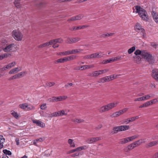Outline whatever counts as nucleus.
<instances>
[{"instance_id": "bb28decb", "label": "nucleus", "mask_w": 158, "mask_h": 158, "mask_svg": "<svg viewBox=\"0 0 158 158\" xmlns=\"http://www.w3.org/2000/svg\"><path fill=\"white\" fill-rule=\"evenodd\" d=\"M3 152L6 155L10 156L12 154L11 152L9 150H8L7 149H4L3 150Z\"/></svg>"}, {"instance_id": "a211bd4d", "label": "nucleus", "mask_w": 158, "mask_h": 158, "mask_svg": "<svg viewBox=\"0 0 158 158\" xmlns=\"http://www.w3.org/2000/svg\"><path fill=\"white\" fill-rule=\"evenodd\" d=\"M73 140L71 139H69L68 140V143L70 144V147L74 148L75 147V145L73 142Z\"/></svg>"}, {"instance_id": "864d4df0", "label": "nucleus", "mask_w": 158, "mask_h": 158, "mask_svg": "<svg viewBox=\"0 0 158 158\" xmlns=\"http://www.w3.org/2000/svg\"><path fill=\"white\" fill-rule=\"evenodd\" d=\"M95 53V56H96V58H100L102 57V55H100L99 53Z\"/></svg>"}, {"instance_id": "603ef678", "label": "nucleus", "mask_w": 158, "mask_h": 158, "mask_svg": "<svg viewBox=\"0 0 158 158\" xmlns=\"http://www.w3.org/2000/svg\"><path fill=\"white\" fill-rule=\"evenodd\" d=\"M80 155L79 152H76L74 154H73L71 155V156L72 157H75L76 156H79Z\"/></svg>"}, {"instance_id": "49530a36", "label": "nucleus", "mask_w": 158, "mask_h": 158, "mask_svg": "<svg viewBox=\"0 0 158 158\" xmlns=\"http://www.w3.org/2000/svg\"><path fill=\"white\" fill-rule=\"evenodd\" d=\"M98 82L99 83H104L105 82L104 77L100 78L99 79V80L98 81Z\"/></svg>"}, {"instance_id": "a878e982", "label": "nucleus", "mask_w": 158, "mask_h": 158, "mask_svg": "<svg viewBox=\"0 0 158 158\" xmlns=\"http://www.w3.org/2000/svg\"><path fill=\"white\" fill-rule=\"evenodd\" d=\"M113 58L107 60H104L102 62V64H105L113 62Z\"/></svg>"}, {"instance_id": "4c0bfd02", "label": "nucleus", "mask_w": 158, "mask_h": 158, "mask_svg": "<svg viewBox=\"0 0 158 158\" xmlns=\"http://www.w3.org/2000/svg\"><path fill=\"white\" fill-rule=\"evenodd\" d=\"M158 102L157 100V99L155 98L154 99H153L152 100L149 101L150 103V105H152V104H155L156 103V102Z\"/></svg>"}, {"instance_id": "680f3d73", "label": "nucleus", "mask_w": 158, "mask_h": 158, "mask_svg": "<svg viewBox=\"0 0 158 158\" xmlns=\"http://www.w3.org/2000/svg\"><path fill=\"white\" fill-rule=\"evenodd\" d=\"M120 57L117 56L115 57L114 59L113 58V62H114V61H117L118 60H119L120 59Z\"/></svg>"}, {"instance_id": "09e8293b", "label": "nucleus", "mask_w": 158, "mask_h": 158, "mask_svg": "<svg viewBox=\"0 0 158 158\" xmlns=\"http://www.w3.org/2000/svg\"><path fill=\"white\" fill-rule=\"evenodd\" d=\"M102 125L101 124H99L98 125L97 127H96L95 128V129L96 130H98L100 129H101V128H102Z\"/></svg>"}, {"instance_id": "7ed1b4c3", "label": "nucleus", "mask_w": 158, "mask_h": 158, "mask_svg": "<svg viewBox=\"0 0 158 158\" xmlns=\"http://www.w3.org/2000/svg\"><path fill=\"white\" fill-rule=\"evenodd\" d=\"M116 105L114 103H110L107 105L102 106L100 109V112H103L109 110L114 107Z\"/></svg>"}, {"instance_id": "5fc2aeb1", "label": "nucleus", "mask_w": 158, "mask_h": 158, "mask_svg": "<svg viewBox=\"0 0 158 158\" xmlns=\"http://www.w3.org/2000/svg\"><path fill=\"white\" fill-rule=\"evenodd\" d=\"M73 85L72 83H68L67 84L65 85L64 86L66 88H68L69 86H71Z\"/></svg>"}, {"instance_id": "774afa93", "label": "nucleus", "mask_w": 158, "mask_h": 158, "mask_svg": "<svg viewBox=\"0 0 158 158\" xmlns=\"http://www.w3.org/2000/svg\"><path fill=\"white\" fill-rule=\"evenodd\" d=\"M44 3L42 2H40L37 5L38 7L39 8H41L43 6Z\"/></svg>"}, {"instance_id": "5701e85b", "label": "nucleus", "mask_w": 158, "mask_h": 158, "mask_svg": "<svg viewBox=\"0 0 158 158\" xmlns=\"http://www.w3.org/2000/svg\"><path fill=\"white\" fill-rule=\"evenodd\" d=\"M83 50L81 49H74L72 50V54L79 53L81 52Z\"/></svg>"}, {"instance_id": "1a4fd4ad", "label": "nucleus", "mask_w": 158, "mask_h": 158, "mask_svg": "<svg viewBox=\"0 0 158 158\" xmlns=\"http://www.w3.org/2000/svg\"><path fill=\"white\" fill-rule=\"evenodd\" d=\"M113 131L111 132V134L112 135L116 134L118 131H121L120 126H117L114 127L113 129Z\"/></svg>"}, {"instance_id": "2eb2a0df", "label": "nucleus", "mask_w": 158, "mask_h": 158, "mask_svg": "<svg viewBox=\"0 0 158 158\" xmlns=\"http://www.w3.org/2000/svg\"><path fill=\"white\" fill-rule=\"evenodd\" d=\"M21 70L19 69L18 68H15L13 69H11L9 72V74H12L15 73H17L18 71H20Z\"/></svg>"}, {"instance_id": "39448f33", "label": "nucleus", "mask_w": 158, "mask_h": 158, "mask_svg": "<svg viewBox=\"0 0 158 158\" xmlns=\"http://www.w3.org/2000/svg\"><path fill=\"white\" fill-rule=\"evenodd\" d=\"M16 45L13 44H10L6 46L4 48H3V50L5 52L10 51H15L16 50Z\"/></svg>"}, {"instance_id": "c03bdc74", "label": "nucleus", "mask_w": 158, "mask_h": 158, "mask_svg": "<svg viewBox=\"0 0 158 158\" xmlns=\"http://www.w3.org/2000/svg\"><path fill=\"white\" fill-rule=\"evenodd\" d=\"M67 57H68L69 60H71L75 59L76 56L74 55H72Z\"/></svg>"}, {"instance_id": "2f4dec72", "label": "nucleus", "mask_w": 158, "mask_h": 158, "mask_svg": "<svg viewBox=\"0 0 158 158\" xmlns=\"http://www.w3.org/2000/svg\"><path fill=\"white\" fill-rule=\"evenodd\" d=\"M64 110H62L61 111H59L57 112V114L58 116L63 115H66V114H65Z\"/></svg>"}, {"instance_id": "f03ea898", "label": "nucleus", "mask_w": 158, "mask_h": 158, "mask_svg": "<svg viewBox=\"0 0 158 158\" xmlns=\"http://www.w3.org/2000/svg\"><path fill=\"white\" fill-rule=\"evenodd\" d=\"M135 9L136 10L135 13H138L142 19L146 21H147L148 20V16H147V12L143 8L141 7L140 6L138 5L135 6Z\"/></svg>"}, {"instance_id": "ddd939ff", "label": "nucleus", "mask_w": 158, "mask_h": 158, "mask_svg": "<svg viewBox=\"0 0 158 158\" xmlns=\"http://www.w3.org/2000/svg\"><path fill=\"white\" fill-rule=\"evenodd\" d=\"M76 39L75 38H68L65 41L67 43L71 44L76 42Z\"/></svg>"}, {"instance_id": "79ce46f5", "label": "nucleus", "mask_w": 158, "mask_h": 158, "mask_svg": "<svg viewBox=\"0 0 158 158\" xmlns=\"http://www.w3.org/2000/svg\"><path fill=\"white\" fill-rule=\"evenodd\" d=\"M144 100H148L151 97L149 95H147L145 96H143Z\"/></svg>"}, {"instance_id": "e433bc0d", "label": "nucleus", "mask_w": 158, "mask_h": 158, "mask_svg": "<svg viewBox=\"0 0 158 158\" xmlns=\"http://www.w3.org/2000/svg\"><path fill=\"white\" fill-rule=\"evenodd\" d=\"M137 138V136L136 135H134V136H132L131 137H127V139H128V140L129 142V141H131L135 139L136 138Z\"/></svg>"}, {"instance_id": "9d476101", "label": "nucleus", "mask_w": 158, "mask_h": 158, "mask_svg": "<svg viewBox=\"0 0 158 158\" xmlns=\"http://www.w3.org/2000/svg\"><path fill=\"white\" fill-rule=\"evenodd\" d=\"M69 60L68 57H65L63 58H60L54 61L55 63H63L64 62L67 61Z\"/></svg>"}, {"instance_id": "de8ad7c7", "label": "nucleus", "mask_w": 158, "mask_h": 158, "mask_svg": "<svg viewBox=\"0 0 158 158\" xmlns=\"http://www.w3.org/2000/svg\"><path fill=\"white\" fill-rule=\"evenodd\" d=\"M143 100H144L143 97H142L140 98H136L134 100L135 101H141Z\"/></svg>"}, {"instance_id": "dca6fc26", "label": "nucleus", "mask_w": 158, "mask_h": 158, "mask_svg": "<svg viewBox=\"0 0 158 158\" xmlns=\"http://www.w3.org/2000/svg\"><path fill=\"white\" fill-rule=\"evenodd\" d=\"M120 127L121 131H123L128 130L130 127L129 125H123L120 126Z\"/></svg>"}, {"instance_id": "7c9ffc66", "label": "nucleus", "mask_w": 158, "mask_h": 158, "mask_svg": "<svg viewBox=\"0 0 158 158\" xmlns=\"http://www.w3.org/2000/svg\"><path fill=\"white\" fill-rule=\"evenodd\" d=\"M11 114L15 118L17 119L18 118L19 115L18 114L17 112H16L14 111H13V112L11 113Z\"/></svg>"}, {"instance_id": "f704fd0d", "label": "nucleus", "mask_w": 158, "mask_h": 158, "mask_svg": "<svg viewBox=\"0 0 158 158\" xmlns=\"http://www.w3.org/2000/svg\"><path fill=\"white\" fill-rule=\"evenodd\" d=\"M27 104L24 103L19 105V107L23 109H26L27 107V106L26 105Z\"/></svg>"}, {"instance_id": "aec40b11", "label": "nucleus", "mask_w": 158, "mask_h": 158, "mask_svg": "<svg viewBox=\"0 0 158 158\" xmlns=\"http://www.w3.org/2000/svg\"><path fill=\"white\" fill-rule=\"evenodd\" d=\"M15 6L17 8H19L21 7V5L20 4V0H16L14 2Z\"/></svg>"}, {"instance_id": "3c124183", "label": "nucleus", "mask_w": 158, "mask_h": 158, "mask_svg": "<svg viewBox=\"0 0 158 158\" xmlns=\"http://www.w3.org/2000/svg\"><path fill=\"white\" fill-rule=\"evenodd\" d=\"M54 43V40H52L49 41V42H47L48 43V46L50 45H51Z\"/></svg>"}, {"instance_id": "58836bf2", "label": "nucleus", "mask_w": 158, "mask_h": 158, "mask_svg": "<svg viewBox=\"0 0 158 158\" xmlns=\"http://www.w3.org/2000/svg\"><path fill=\"white\" fill-rule=\"evenodd\" d=\"M85 146H83L81 147H79L76 148V151H80L82 150H84L85 149Z\"/></svg>"}, {"instance_id": "412c9836", "label": "nucleus", "mask_w": 158, "mask_h": 158, "mask_svg": "<svg viewBox=\"0 0 158 158\" xmlns=\"http://www.w3.org/2000/svg\"><path fill=\"white\" fill-rule=\"evenodd\" d=\"M144 139H139L137 141L135 142L134 143H133L134 144V145L135 147L136 146H139L142 143V142H140V141H143V140Z\"/></svg>"}, {"instance_id": "c756f323", "label": "nucleus", "mask_w": 158, "mask_h": 158, "mask_svg": "<svg viewBox=\"0 0 158 158\" xmlns=\"http://www.w3.org/2000/svg\"><path fill=\"white\" fill-rule=\"evenodd\" d=\"M86 142L89 143H91L95 142L94 138H91L88 139Z\"/></svg>"}, {"instance_id": "0eeeda50", "label": "nucleus", "mask_w": 158, "mask_h": 158, "mask_svg": "<svg viewBox=\"0 0 158 158\" xmlns=\"http://www.w3.org/2000/svg\"><path fill=\"white\" fill-rule=\"evenodd\" d=\"M32 121L33 123L36 124L38 126H40L42 127H45V123L39 120H33Z\"/></svg>"}, {"instance_id": "4468645a", "label": "nucleus", "mask_w": 158, "mask_h": 158, "mask_svg": "<svg viewBox=\"0 0 158 158\" xmlns=\"http://www.w3.org/2000/svg\"><path fill=\"white\" fill-rule=\"evenodd\" d=\"M134 61L135 62L139 64L141 61V58L139 56H134Z\"/></svg>"}, {"instance_id": "052dcab7", "label": "nucleus", "mask_w": 158, "mask_h": 158, "mask_svg": "<svg viewBox=\"0 0 158 158\" xmlns=\"http://www.w3.org/2000/svg\"><path fill=\"white\" fill-rule=\"evenodd\" d=\"M77 152L76 151V149H74L72 150H70L68 152H67V154H70V153H72L74 152Z\"/></svg>"}, {"instance_id": "13d9d810", "label": "nucleus", "mask_w": 158, "mask_h": 158, "mask_svg": "<svg viewBox=\"0 0 158 158\" xmlns=\"http://www.w3.org/2000/svg\"><path fill=\"white\" fill-rule=\"evenodd\" d=\"M80 26H78V27H73V30H78L79 29H81L80 28Z\"/></svg>"}, {"instance_id": "393cba45", "label": "nucleus", "mask_w": 158, "mask_h": 158, "mask_svg": "<svg viewBox=\"0 0 158 158\" xmlns=\"http://www.w3.org/2000/svg\"><path fill=\"white\" fill-rule=\"evenodd\" d=\"M26 73V72H23L15 75L16 78H19L23 74L24 75Z\"/></svg>"}, {"instance_id": "b1692460", "label": "nucleus", "mask_w": 158, "mask_h": 158, "mask_svg": "<svg viewBox=\"0 0 158 158\" xmlns=\"http://www.w3.org/2000/svg\"><path fill=\"white\" fill-rule=\"evenodd\" d=\"M129 141L127 138L123 139H121V140L119 142L120 144H124L129 142Z\"/></svg>"}, {"instance_id": "bf43d9fd", "label": "nucleus", "mask_w": 158, "mask_h": 158, "mask_svg": "<svg viewBox=\"0 0 158 158\" xmlns=\"http://www.w3.org/2000/svg\"><path fill=\"white\" fill-rule=\"evenodd\" d=\"M104 77L105 82L106 81H110V78H109V76H106V77Z\"/></svg>"}, {"instance_id": "c85d7f7f", "label": "nucleus", "mask_w": 158, "mask_h": 158, "mask_svg": "<svg viewBox=\"0 0 158 158\" xmlns=\"http://www.w3.org/2000/svg\"><path fill=\"white\" fill-rule=\"evenodd\" d=\"M135 49V46H133L128 50V52L129 54H130L132 53Z\"/></svg>"}, {"instance_id": "6e6d98bb", "label": "nucleus", "mask_w": 158, "mask_h": 158, "mask_svg": "<svg viewBox=\"0 0 158 158\" xmlns=\"http://www.w3.org/2000/svg\"><path fill=\"white\" fill-rule=\"evenodd\" d=\"M76 18H75V16L73 17L70 19H69L68 20V21H74L75 20H76Z\"/></svg>"}, {"instance_id": "0e129e2a", "label": "nucleus", "mask_w": 158, "mask_h": 158, "mask_svg": "<svg viewBox=\"0 0 158 158\" xmlns=\"http://www.w3.org/2000/svg\"><path fill=\"white\" fill-rule=\"evenodd\" d=\"M51 115L53 117H56L58 116V114H57V112H55L52 113V114H51Z\"/></svg>"}, {"instance_id": "a19ab883", "label": "nucleus", "mask_w": 158, "mask_h": 158, "mask_svg": "<svg viewBox=\"0 0 158 158\" xmlns=\"http://www.w3.org/2000/svg\"><path fill=\"white\" fill-rule=\"evenodd\" d=\"M46 104L45 103L42 105L40 106V109L42 110L46 109L47 107L46 106Z\"/></svg>"}, {"instance_id": "72a5a7b5", "label": "nucleus", "mask_w": 158, "mask_h": 158, "mask_svg": "<svg viewBox=\"0 0 158 158\" xmlns=\"http://www.w3.org/2000/svg\"><path fill=\"white\" fill-rule=\"evenodd\" d=\"M48 46V43L47 42L45 43L42 44H41L38 46V48H44Z\"/></svg>"}, {"instance_id": "9b49d317", "label": "nucleus", "mask_w": 158, "mask_h": 158, "mask_svg": "<svg viewBox=\"0 0 158 158\" xmlns=\"http://www.w3.org/2000/svg\"><path fill=\"white\" fill-rule=\"evenodd\" d=\"M134 145L135 144H134L133 143H132L125 148L124 149V151L126 152H127L128 151L132 150L134 148H135Z\"/></svg>"}, {"instance_id": "4d7b16f0", "label": "nucleus", "mask_w": 158, "mask_h": 158, "mask_svg": "<svg viewBox=\"0 0 158 158\" xmlns=\"http://www.w3.org/2000/svg\"><path fill=\"white\" fill-rule=\"evenodd\" d=\"M94 67V66L93 65H86V67L85 68V69H89L90 68H93Z\"/></svg>"}, {"instance_id": "4be33fe9", "label": "nucleus", "mask_w": 158, "mask_h": 158, "mask_svg": "<svg viewBox=\"0 0 158 158\" xmlns=\"http://www.w3.org/2000/svg\"><path fill=\"white\" fill-rule=\"evenodd\" d=\"M10 55V54L9 53H5L3 54H2L0 56V60L4 58H6Z\"/></svg>"}, {"instance_id": "ea45409f", "label": "nucleus", "mask_w": 158, "mask_h": 158, "mask_svg": "<svg viewBox=\"0 0 158 158\" xmlns=\"http://www.w3.org/2000/svg\"><path fill=\"white\" fill-rule=\"evenodd\" d=\"M53 40L54 43H61V41H63L60 38L57 39Z\"/></svg>"}, {"instance_id": "f8f14e48", "label": "nucleus", "mask_w": 158, "mask_h": 158, "mask_svg": "<svg viewBox=\"0 0 158 158\" xmlns=\"http://www.w3.org/2000/svg\"><path fill=\"white\" fill-rule=\"evenodd\" d=\"M158 143V140L157 141H152L151 142L148 144H147L146 145V147L147 148H149L155 145Z\"/></svg>"}, {"instance_id": "37998d69", "label": "nucleus", "mask_w": 158, "mask_h": 158, "mask_svg": "<svg viewBox=\"0 0 158 158\" xmlns=\"http://www.w3.org/2000/svg\"><path fill=\"white\" fill-rule=\"evenodd\" d=\"M108 33H106V34H101L100 35V38H105L106 37L108 36Z\"/></svg>"}, {"instance_id": "e2e57ef3", "label": "nucleus", "mask_w": 158, "mask_h": 158, "mask_svg": "<svg viewBox=\"0 0 158 158\" xmlns=\"http://www.w3.org/2000/svg\"><path fill=\"white\" fill-rule=\"evenodd\" d=\"M95 55V53L90 55V59L96 58V56Z\"/></svg>"}, {"instance_id": "423d86ee", "label": "nucleus", "mask_w": 158, "mask_h": 158, "mask_svg": "<svg viewBox=\"0 0 158 158\" xmlns=\"http://www.w3.org/2000/svg\"><path fill=\"white\" fill-rule=\"evenodd\" d=\"M135 30L136 31H141L140 33L141 34V35L143 36V37H145V31L144 29L141 28V26L140 24H138L136 25L135 27Z\"/></svg>"}, {"instance_id": "6e6552de", "label": "nucleus", "mask_w": 158, "mask_h": 158, "mask_svg": "<svg viewBox=\"0 0 158 158\" xmlns=\"http://www.w3.org/2000/svg\"><path fill=\"white\" fill-rule=\"evenodd\" d=\"M152 77L156 80L158 81V69H155L152 71Z\"/></svg>"}, {"instance_id": "473e14b6", "label": "nucleus", "mask_w": 158, "mask_h": 158, "mask_svg": "<svg viewBox=\"0 0 158 158\" xmlns=\"http://www.w3.org/2000/svg\"><path fill=\"white\" fill-rule=\"evenodd\" d=\"M83 17V15L81 14H79L75 16V18H76V20H80L82 19Z\"/></svg>"}, {"instance_id": "6ab92c4d", "label": "nucleus", "mask_w": 158, "mask_h": 158, "mask_svg": "<svg viewBox=\"0 0 158 158\" xmlns=\"http://www.w3.org/2000/svg\"><path fill=\"white\" fill-rule=\"evenodd\" d=\"M152 14L154 20H157L156 18L158 17V14L155 11L152 10Z\"/></svg>"}, {"instance_id": "a18cd8bd", "label": "nucleus", "mask_w": 158, "mask_h": 158, "mask_svg": "<svg viewBox=\"0 0 158 158\" xmlns=\"http://www.w3.org/2000/svg\"><path fill=\"white\" fill-rule=\"evenodd\" d=\"M55 84V83L54 82H49L47 84V86H49V87H51L53 85H54Z\"/></svg>"}, {"instance_id": "8fccbe9b", "label": "nucleus", "mask_w": 158, "mask_h": 158, "mask_svg": "<svg viewBox=\"0 0 158 158\" xmlns=\"http://www.w3.org/2000/svg\"><path fill=\"white\" fill-rule=\"evenodd\" d=\"M150 105V103L149 101L143 104L144 107H147Z\"/></svg>"}, {"instance_id": "f3484780", "label": "nucleus", "mask_w": 158, "mask_h": 158, "mask_svg": "<svg viewBox=\"0 0 158 158\" xmlns=\"http://www.w3.org/2000/svg\"><path fill=\"white\" fill-rule=\"evenodd\" d=\"M72 121L75 123H81L84 121L82 119H78V118H74L72 119Z\"/></svg>"}, {"instance_id": "c9c22d12", "label": "nucleus", "mask_w": 158, "mask_h": 158, "mask_svg": "<svg viewBox=\"0 0 158 158\" xmlns=\"http://www.w3.org/2000/svg\"><path fill=\"white\" fill-rule=\"evenodd\" d=\"M98 73V71H95L92 73L90 74V76L92 77H97L99 75Z\"/></svg>"}, {"instance_id": "20e7f679", "label": "nucleus", "mask_w": 158, "mask_h": 158, "mask_svg": "<svg viewBox=\"0 0 158 158\" xmlns=\"http://www.w3.org/2000/svg\"><path fill=\"white\" fill-rule=\"evenodd\" d=\"M12 35L15 39L18 41H21L22 40L23 35L19 31L14 30L12 32Z\"/></svg>"}, {"instance_id": "f257e3e1", "label": "nucleus", "mask_w": 158, "mask_h": 158, "mask_svg": "<svg viewBox=\"0 0 158 158\" xmlns=\"http://www.w3.org/2000/svg\"><path fill=\"white\" fill-rule=\"evenodd\" d=\"M134 54L135 55V56H137L138 55H141L143 58L145 59L150 64H152L154 62V60L152 55L146 52L145 51L143 50L140 51L138 49L135 51Z\"/></svg>"}, {"instance_id": "338daca9", "label": "nucleus", "mask_w": 158, "mask_h": 158, "mask_svg": "<svg viewBox=\"0 0 158 158\" xmlns=\"http://www.w3.org/2000/svg\"><path fill=\"white\" fill-rule=\"evenodd\" d=\"M151 44L152 46L155 48H156V47L157 45V44L156 43L154 42H151Z\"/></svg>"}, {"instance_id": "cd10ccee", "label": "nucleus", "mask_w": 158, "mask_h": 158, "mask_svg": "<svg viewBox=\"0 0 158 158\" xmlns=\"http://www.w3.org/2000/svg\"><path fill=\"white\" fill-rule=\"evenodd\" d=\"M65 96H60L59 97H56V102H57L58 101H62L63 99H65L66 98H65Z\"/></svg>"}, {"instance_id": "69168bd1", "label": "nucleus", "mask_w": 158, "mask_h": 158, "mask_svg": "<svg viewBox=\"0 0 158 158\" xmlns=\"http://www.w3.org/2000/svg\"><path fill=\"white\" fill-rule=\"evenodd\" d=\"M27 110H31L32 109H35V107L33 106H31L29 107L27 106Z\"/></svg>"}]
</instances>
